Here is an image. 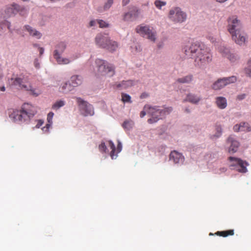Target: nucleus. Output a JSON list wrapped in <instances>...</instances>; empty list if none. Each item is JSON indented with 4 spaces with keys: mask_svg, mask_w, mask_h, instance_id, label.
Wrapping results in <instances>:
<instances>
[{
    "mask_svg": "<svg viewBox=\"0 0 251 251\" xmlns=\"http://www.w3.org/2000/svg\"><path fill=\"white\" fill-rule=\"evenodd\" d=\"M213 234L212 233H210L209 235H212Z\"/></svg>",
    "mask_w": 251,
    "mask_h": 251,
    "instance_id": "nucleus-52",
    "label": "nucleus"
},
{
    "mask_svg": "<svg viewBox=\"0 0 251 251\" xmlns=\"http://www.w3.org/2000/svg\"><path fill=\"white\" fill-rule=\"evenodd\" d=\"M99 150L101 152H106L107 148L104 143H101L99 146Z\"/></svg>",
    "mask_w": 251,
    "mask_h": 251,
    "instance_id": "nucleus-38",
    "label": "nucleus"
},
{
    "mask_svg": "<svg viewBox=\"0 0 251 251\" xmlns=\"http://www.w3.org/2000/svg\"><path fill=\"white\" fill-rule=\"evenodd\" d=\"M108 146L110 149L111 150V151L110 152V156L112 159H115L117 156V153L120 152L122 149V145L121 142L118 140V145L117 148V153L115 154L116 148L114 144L111 141H108Z\"/></svg>",
    "mask_w": 251,
    "mask_h": 251,
    "instance_id": "nucleus-18",
    "label": "nucleus"
},
{
    "mask_svg": "<svg viewBox=\"0 0 251 251\" xmlns=\"http://www.w3.org/2000/svg\"><path fill=\"white\" fill-rule=\"evenodd\" d=\"M10 83L11 85L16 87L18 89L30 91L31 94L35 96L39 95V93H36L29 83L28 76L23 74L17 75L15 77L10 79Z\"/></svg>",
    "mask_w": 251,
    "mask_h": 251,
    "instance_id": "nucleus-3",
    "label": "nucleus"
},
{
    "mask_svg": "<svg viewBox=\"0 0 251 251\" xmlns=\"http://www.w3.org/2000/svg\"><path fill=\"white\" fill-rule=\"evenodd\" d=\"M97 23L99 25V26L100 28L107 27L109 26L108 23L101 20H97Z\"/></svg>",
    "mask_w": 251,
    "mask_h": 251,
    "instance_id": "nucleus-37",
    "label": "nucleus"
},
{
    "mask_svg": "<svg viewBox=\"0 0 251 251\" xmlns=\"http://www.w3.org/2000/svg\"><path fill=\"white\" fill-rule=\"evenodd\" d=\"M237 33H233L231 34L232 39L236 43L239 45L244 44L246 41V36L245 34L241 30Z\"/></svg>",
    "mask_w": 251,
    "mask_h": 251,
    "instance_id": "nucleus-17",
    "label": "nucleus"
},
{
    "mask_svg": "<svg viewBox=\"0 0 251 251\" xmlns=\"http://www.w3.org/2000/svg\"><path fill=\"white\" fill-rule=\"evenodd\" d=\"M60 91L63 93H67L72 90V87L69 86V84L68 83H65L62 86L60 87Z\"/></svg>",
    "mask_w": 251,
    "mask_h": 251,
    "instance_id": "nucleus-34",
    "label": "nucleus"
},
{
    "mask_svg": "<svg viewBox=\"0 0 251 251\" xmlns=\"http://www.w3.org/2000/svg\"><path fill=\"white\" fill-rule=\"evenodd\" d=\"M245 97H246V94H242L238 95L237 97V99L238 100H242L244 99L245 98Z\"/></svg>",
    "mask_w": 251,
    "mask_h": 251,
    "instance_id": "nucleus-41",
    "label": "nucleus"
},
{
    "mask_svg": "<svg viewBox=\"0 0 251 251\" xmlns=\"http://www.w3.org/2000/svg\"><path fill=\"white\" fill-rule=\"evenodd\" d=\"M234 234V231L233 229H229L227 230H225V231H218L215 233V234L220 236H223L224 237H227L229 235H233Z\"/></svg>",
    "mask_w": 251,
    "mask_h": 251,
    "instance_id": "nucleus-29",
    "label": "nucleus"
},
{
    "mask_svg": "<svg viewBox=\"0 0 251 251\" xmlns=\"http://www.w3.org/2000/svg\"><path fill=\"white\" fill-rule=\"evenodd\" d=\"M227 30L231 34L233 33H237L242 30V24L236 16H232L228 18Z\"/></svg>",
    "mask_w": 251,
    "mask_h": 251,
    "instance_id": "nucleus-11",
    "label": "nucleus"
},
{
    "mask_svg": "<svg viewBox=\"0 0 251 251\" xmlns=\"http://www.w3.org/2000/svg\"><path fill=\"white\" fill-rule=\"evenodd\" d=\"M0 90L1 91H5V87L3 86H2V87H0Z\"/></svg>",
    "mask_w": 251,
    "mask_h": 251,
    "instance_id": "nucleus-49",
    "label": "nucleus"
},
{
    "mask_svg": "<svg viewBox=\"0 0 251 251\" xmlns=\"http://www.w3.org/2000/svg\"><path fill=\"white\" fill-rule=\"evenodd\" d=\"M97 23V20H96V21L92 20V21H90V22L89 23V25H90V26H94L96 25Z\"/></svg>",
    "mask_w": 251,
    "mask_h": 251,
    "instance_id": "nucleus-43",
    "label": "nucleus"
},
{
    "mask_svg": "<svg viewBox=\"0 0 251 251\" xmlns=\"http://www.w3.org/2000/svg\"><path fill=\"white\" fill-rule=\"evenodd\" d=\"M138 15V10L136 9H134L129 12L125 14L123 19L125 21L131 20L132 19L136 18Z\"/></svg>",
    "mask_w": 251,
    "mask_h": 251,
    "instance_id": "nucleus-25",
    "label": "nucleus"
},
{
    "mask_svg": "<svg viewBox=\"0 0 251 251\" xmlns=\"http://www.w3.org/2000/svg\"><path fill=\"white\" fill-rule=\"evenodd\" d=\"M43 123H44V122L43 120H38L37 122V124L36 126V127L37 128H39L41 126H42L43 125Z\"/></svg>",
    "mask_w": 251,
    "mask_h": 251,
    "instance_id": "nucleus-42",
    "label": "nucleus"
},
{
    "mask_svg": "<svg viewBox=\"0 0 251 251\" xmlns=\"http://www.w3.org/2000/svg\"><path fill=\"white\" fill-rule=\"evenodd\" d=\"M201 100V98L195 94L189 93L187 95L186 98L184 100V101H189L194 104L198 103Z\"/></svg>",
    "mask_w": 251,
    "mask_h": 251,
    "instance_id": "nucleus-24",
    "label": "nucleus"
},
{
    "mask_svg": "<svg viewBox=\"0 0 251 251\" xmlns=\"http://www.w3.org/2000/svg\"><path fill=\"white\" fill-rule=\"evenodd\" d=\"M5 13L8 16L15 15L17 13L24 16L26 14L27 11L25 8L20 7L17 4H13L6 8Z\"/></svg>",
    "mask_w": 251,
    "mask_h": 251,
    "instance_id": "nucleus-13",
    "label": "nucleus"
},
{
    "mask_svg": "<svg viewBox=\"0 0 251 251\" xmlns=\"http://www.w3.org/2000/svg\"><path fill=\"white\" fill-rule=\"evenodd\" d=\"M71 82L69 86L75 87L81 84L82 82V78L80 75H74L71 76L70 79Z\"/></svg>",
    "mask_w": 251,
    "mask_h": 251,
    "instance_id": "nucleus-22",
    "label": "nucleus"
},
{
    "mask_svg": "<svg viewBox=\"0 0 251 251\" xmlns=\"http://www.w3.org/2000/svg\"><path fill=\"white\" fill-rule=\"evenodd\" d=\"M154 5L158 9H161L162 6L166 5V2L160 0H156L154 1Z\"/></svg>",
    "mask_w": 251,
    "mask_h": 251,
    "instance_id": "nucleus-36",
    "label": "nucleus"
},
{
    "mask_svg": "<svg viewBox=\"0 0 251 251\" xmlns=\"http://www.w3.org/2000/svg\"><path fill=\"white\" fill-rule=\"evenodd\" d=\"M122 100L124 102L131 103V97L126 94L122 93Z\"/></svg>",
    "mask_w": 251,
    "mask_h": 251,
    "instance_id": "nucleus-35",
    "label": "nucleus"
},
{
    "mask_svg": "<svg viewBox=\"0 0 251 251\" xmlns=\"http://www.w3.org/2000/svg\"><path fill=\"white\" fill-rule=\"evenodd\" d=\"M221 173H224L226 171V168H222L220 169Z\"/></svg>",
    "mask_w": 251,
    "mask_h": 251,
    "instance_id": "nucleus-47",
    "label": "nucleus"
},
{
    "mask_svg": "<svg viewBox=\"0 0 251 251\" xmlns=\"http://www.w3.org/2000/svg\"><path fill=\"white\" fill-rule=\"evenodd\" d=\"M55 48L56 49L53 52V57L57 62L59 64H69L71 62V60L66 58H63L60 55L66 49V44L64 42H60L56 45Z\"/></svg>",
    "mask_w": 251,
    "mask_h": 251,
    "instance_id": "nucleus-6",
    "label": "nucleus"
},
{
    "mask_svg": "<svg viewBox=\"0 0 251 251\" xmlns=\"http://www.w3.org/2000/svg\"><path fill=\"white\" fill-rule=\"evenodd\" d=\"M25 27L31 36L34 37L37 39H40L41 37V33L29 25H25Z\"/></svg>",
    "mask_w": 251,
    "mask_h": 251,
    "instance_id": "nucleus-26",
    "label": "nucleus"
},
{
    "mask_svg": "<svg viewBox=\"0 0 251 251\" xmlns=\"http://www.w3.org/2000/svg\"><path fill=\"white\" fill-rule=\"evenodd\" d=\"M36 67L38 68V67L37 66H38V64H36Z\"/></svg>",
    "mask_w": 251,
    "mask_h": 251,
    "instance_id": "nucleus-53",
    "label": "nucleus"
},
{
    "mask_svg": "<svg viewBox=\"0 0 251 251\" xmlns=\"http://www.w3.org/2000/svg\"><path fill=\"white\" fill-rule=\"evenodd\" d=\"M215 103L217 107L221 109H225L227 106V100L223 97H217L215 99Z\"/></svg>",
    "mask_w": 251,
    "mask_h": 251,
    "instance_id": "nucleus-23",
    "label": "nucleus"
},
{
    "mask_svg": "<svg viewBox=\"0 0 251 251\" xmlns=\"http://www.w3.org/2000/svg\"><path fill=\"white\" fill-rule=\"evenodd\" d=\"M118 48V43L114 41L109 40L107 43V46L105 48L109 51L113 52L115 51Z\"/></svg>",
    "mask_w": 251,
    "mask_h": 251,
    "instance_id": "nucleus-27",
    "label": "nucleus"
},
{
    "mask_svg": "<svg viewBox=\"0 0 251 251\" xmlns=\"http://www.w3.org/2000/svg\"><path fill=\"white\" fill-rule=\"evenodd\" d=\"M193 79L192 75H188L184 77L179 78L176 80V82L180 83H190Z\"/></svg>",
    "mask_w": 251,
    "mask_h": 251,
    "instance_id": "nucleus-28",
    "label": "nucleus"
},
{
    "mask_svg": "<svg viewBox=\"0 0 251 251\" xmlns=\"http://www.w3.org/2000/svg\"><path fill=\"white\" fill-rule=\"evenodd\" d=\"M36 67L38 68V67L37 66H38V64H36Z\"/></svg>",
    "mask_w": 251,
    "mask_h": 251,
    "instance_id": "nucleus-54",
    "label": "nucleus"
},
{
    "mask_svg": "<svg viewBox=\"0 0 251 251\" xmlns=\"http://www.w3.org/2000/svg\"><path fill=\"white\" fill-rule=\"evenodd\" d=\"M244 72L247 76L251 77V59L248 61L247 67L245 68Z\"/></svg>",
    "mask_w": 251,
    "mask_h": 251,
    "instance_id": "nucleus-33",
    "label": "nucleus"
},
{
    "mask_svg": "<svg viewBox=\"0 0 251 251\" xmlns=\"http://www.w3.org/2000/svg\"><path fill=\"white\" fill-rule=\"evenodd\" d=\"M209 40L211 41V42L212 43H214L215 41V39L213 37H209Z\"/></svg>",
    "mask_w": 251,
    "mask_h": 251,
    "instance_id": "nucleus-48",
    "label": "nucleus"
},
{
    "mask_svg": "<svg viewBox=\"0 0 251 251\" xmlns=\"http://www.w3.org/2000/svg\"><path fill=\"white\" fill-rule=\"evenodd\" d=\"M51 124H52V123H48V124H46V126L45 127H44L42 129L45 132H48L49 129L50 128Z\"/></svg>",
    "mask_w": 251,
    "mask_h": 251,
    "instance_id": "nucleus-40",
    "label": "nucleus"
},
{
    "mask_svg": "<svg viewBox=\"0 0 251 251\" xmlns=\"http://www.w3.org/2000/svg\"><path fill=\"white\" fill-rule=\"evenodd\" d=\"M65 105V101L60 100L56 101L52 106V109L57 110Z\"/></svg>",
    "mask_w": 251,
    "mask_h": 251,
    "instance_id": "nucleus-32",
    "label": "nucleus"
},
{
    "mask_svg": "<svg viewBox=\"0 0 251 251\" xmlns=\"http://www.w3.org/2000/svg\"><path fill=\"white\" fill-rule=\"evenodd\" d=\"M35 107L28 103L22 105L20 110H14L10 117L19 123H28L36 113Z\"/></svg>",
    "mask_w": 251,
    "mask_h": 251,
    "instance_id": "nucleus-2",
    "label": "nucleus"
},
{
    "mask_svg": "<svg viewBox=\"0 0 251 251\" xmlns=\"http://www.w3.org/2000/svg\"><path fill=\"white\" fill-rule=\"evenodd\" d=\"M169 19L174 23H182L186 19V15L177 7L172 8L169 13Z\"/></svg>",
    "mask_w": 251,
    "mask_h": 251,
    "instance_id": "nucleus-7",
    "label": "nucleus"
},
{
    "mask_svg": "<svg viewBox=\"0 0 251 251\" xmlns=\"http://www.w3.org/2000/svg\"><path fill=\"white\" fill-rule=\"evenodd\" d=\"M136 31L137 33L143 36H146L151 41H155L156 32L152 27L141 25L136 27Z\"/></svg>",
    "mask_w": 251,
    "mask_h": 251,
    "instance_id": "nucleus-8",
    "label": "nucleus"
},
{
    "mask_svg": "<svg viewBox=\"0 0 251 251\" xmlns=\"http://www.w3.org/2000/svg\"><path fill=\"white\" fill-rule=\"evenodd\" d=\"M233 130L235 132H249L251 131V126L248 123L242 122L235 125L233 126Z\"/></svg>",
    "mask_w": 251,
    "mask_h": 251,
    "instance_id": "nucleus-20",
    "label": "nucleus"
},
{
    "mask_svg": "<svg viewBox=\"0 0 251 251\" xmlns=\"http://www.w3.org/2000/svg\"><path fill=\"white\" fill-rule=\"evenodd\" d=\"M144 109L147 111V113L151 116V118L148 120L149 124H152L156 122L158 120L166 113L168 114L172 111V107H168L163 109H160L157 106H151L147 104L144 106Z\"/></svg>",
    "mask_w": 251,
    "mask_h": 251,
    "instance_id": "nucleus-4",
    "label": "nucleus"
},
{
    "mask_svg": "<svg viewBox=\"0 0 251 251\" xmlns=\"http://www.w3.org/2000/svg\"><path fill=\"white\" fill-rule=\"evenodd\" d=\"M109 40L110 38L107 35L99 34L95 38V42L99 47L104 49L107 46Z\"/></svg>",
    "mask_w": 251,
    "mask_h": 251,
    "instance_id": "nucleus-15",
    "label": "nucleus"
},
{
    "mask_svg": "<svg viewBox=\"0 0 251 251\" xmlns=\"http://www.w3.org/2000/svg\"><path fill=\"white\" fill-rule=\"evenodd\" d=\"M54 113L52 112H50L47 116V121L49 123H52V118Z\"/></svg>",
    "mask_w": 251,
    "mask_h": 251,
    "instance_id": "nucleus-39",
    "label": "nucleus"
},
{
    "mask_svg": "<svg viewBox=\"0 0 251 251\" xmlns=\"http://www.w3.org/2000/svg\"><path fill=\"white\" fill-rule=\"evenodd\" d=\"M226 143L229 145L228 152L233 153L236 152L239 147V142L233 136H230L227 139Z\"/></svg>",
    "mask_w": 251,
    "mask_h": 251,
    "instance_id": "nucleus-16",
    "label": "nucleus"
},
{
    "mask_svg": "<svg viewBox=\"0 0 251 251\" xmlns=\"http://www.w3.org/2000/svg\"><path fill=\"white\" fill-rule=\"evenodd\" d=\"M229 161L231 162L230 167L232 169H236L240 173H246L247 172L246 166L248 164L240 159L234 157H229Z\"/></svg>",
    "mask_w": 251,
    "mask_h": 251,
    "instance_id": "nucleus-10",
    "label": "nucleus"
},
{
    "mask_svg": "<svg viewBox=\"0 0 251 251\" xmlns=\"http://www.w3.org/2000/svg\"><path fill=\"white\" fill-rule=\"evenodd\" d=\"M39 51L40 54L41 55L44 53V49L43 48H39Z\"/></svg>",
    "mask_w": 251,
    "mask_h": 251,
    "instance_id": "nucleus-46",
    "label": "nucleus"
},
{
    "mask_svg": "<svg viewBox=\"0 0 251 251\" xmlns=\"http://www.w3.org/2000/svg\"><path fill=\"white\" fill-rule=\"evenodd\" d=\"M141 98H143V94H142V95L141 96Z\"/></svg>",
    "mask_w": 251,
    "mask_h": 251,
    "instance_id": "nucleus-51",
    "label": "nucleus"
},
{
    "mask_svg": "<svg viewBox=\"0 0 251 251\" xmlns=\"http://www.w3.org/2000/svg\"><path fill=\"white\" fill-rule=\"evenodd\" d=\"M219 51L224 56L226 57L231 62H235L239 59V56L237 54L231 53L229 50L225 47H221Z\"/></svg>",
    "mask_w": 251,
    "mask_h": 251,
    "instance_id": "nucleus-14",
    "label": "nucleus"
},
{
    "mask_svg": "<svg viewBox=\"0 0 251 251\" xmlns=\"http://www.w3.org/2000/svg\"><path fill=\"white\" fill-rule=\"evenodd\" d=\"M236 80V77L235 76L219 78L213 84L212 88L216 90H220L227 85L235 82Z\"/></svg>",
    "mask_w": 251,
    "mask_h": 251,
    "instance_id": "nucleus-12",
    "label": "nucleus"
},
{
    "mask_svg": "<svg viewBox=\"0 0 251 251\" xmlns=\"http://www.w3.org/2000/svg\"><path fill=\"white\" fill-rule=\"evenodd\" d=\"M97 67L96 74L98 76H113L115 74L114 68L112 65L101 59H97L95 61Z\"/></svg>",
    "mask_w": 251,
    "mask_h": 251,
    "instance_id": "nucleus-5",
    "label": "nucleus"
},
{
    "mask_svg": "<svg viewBox=\"0 0 251 251\" xmlns=\"http://www.w3.org/2000/svg\"><path fill=\"white\" fill-rule=\"evenodd\" d=\"M133 85V81L131 80L122 81L120 83H116L114 87L117 89L123 90L131 87Z\"/></svg>",
    "mask_w": 251,
    "mask_h": 251,
    "instance_id": "nucleus-21",
    "label": "nucleus"
},
{
    "mask_svg": "<svg viewBox=\"0 0 251 251\" xmlns=\"http://www.w3.org/2000/svg\"><path fill=\"white\" fill-rule=\"evenodd\" d=\"M133 126H134V122L133 121H132L131 120L125 121L122 125L123 127L125 130H130L133 127Z\"/></svg>",
    "mask_w": 251,
    "mask_h": 251,
    "instance_id": "nucleus-31",
    "label": "nucleus"
},
{
    "mask_svg": "<svg viewBox=\"0 0 251 251\" xmlns=\"http://www.w3.org/2000/svg\"><path fill=\"white\" fill-rule=\"evenodd\" d=\"M113 3V0H107V1L105 3L103 7H99L98 11L100 13L107 11L111 7Z\"/></svg>",
    "mask_w": 251,
    "mask_h": 251,
    "instance_id": "nucleus-30",
    "label": "nucleus"
},
{
    "mask_svg": "<svg viewBox=\"0 0 251 251\" xmlns=\"http://www.w3.org/2000/svg\"><path fill=\"white\" fill-rule=\"evenodd\" d=\"M129 2V0H122V4L125 6Z\"/></svg>",
    "mask_w": 251,
    "mask_h": 251,
    "instance_id": "nucleus-45",
    "label": "nucleus"
},
{
    "mask_svg": "<svg viewBox=\"0 0 251 251\" xmlns=\"http://www.w3.org/2000/svg\"><path fill=\"white\" fill-rule=\"evenodd\" d=\"M146 112H147V111L145 110L144 109V110L142 111L140 113V117L141 118L144 117L146 114Z\"/></svg>",
    "mask_w": 251,
    "mask_h": 251,
    "instance_id": "nucleus-44",
    "label": "nucleus"
},
{
    "mask_svg": "<svg viewBox=\"0 0 251 251\" xmlns=\"http://www.w3.org/2000/svg\"><path fill=\"white\" fill-rule=\"evenodd\" d=\"M185 111L187 113H190V111L189 109H188V108H186L185 109Z\"/></svg>",
    "mask_w": 251,
    "mask_h": 251,
    "instance_id": "nucleus-50",
    "label": "nucleus"
},
{
    "mask_svg": "<svg viewBox=\"0 0 251 251\" xmlns=\"http://www.w3.org/2000/svg\"><path fill=\"white\" fill-rule=\"evenodd\" d=\"M184 50L186 55L189 58H194L198 66L204 65L212 60L211 53L203 44L194 43L185 47Z\"/></svg>",
    "mask_w": 251,
    "mask_h": 251,
    "instance_id": "nucleus-1",
    "label": "nucleus"
},
{
    "mask_svg": "<svg viewBox=\"0 0 251 251\" xmlns=\"http://www.w3.org/2000/svg\"><path fill=\"white\" fill-rule=\"evenodd\" d=\"M170 159L175 164H182L184 161V157L181 153L174 151L170 154Z\"/></svg>",
    "mask_w": 251,
    "mask_h": 251,
    "instance_id": "nucleus-19",
    "label": "nucleus"
},
{
    "mask_svg": "<svg viewBox=\"0 0 251 251\" xmlns=\"http://www.w3.org/2000/svg\"><path fill=\"white\" fill-rule=\"evenodd\" d=\"M81 113L85 116H92L94 114L93 106L80 98H76Z\"/></svg>",
    "mask_w": 251,
    "mask_h": 251,
    "instance_id": "nucleus-9",
    "label": "nucleus"
}]
</instances>
